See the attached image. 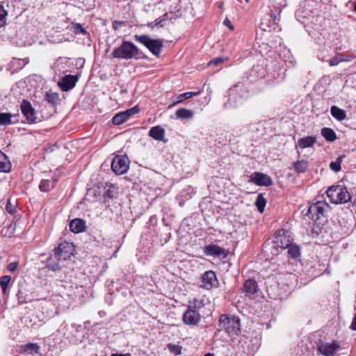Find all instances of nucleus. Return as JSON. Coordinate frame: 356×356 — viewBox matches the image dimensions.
I'll use <instances>...</instances> for the list:
<instances>
[{
	"mask_svg": "<svg viewBox=\"0 0 356 356\" xmlns=\"http://www.w3.org/2000/svg\"><path fill=\"white\" fill-rule=\"evenodd\" d=\"M321 135L324 138L330 142H333L337 138L334 131L331 128L325 127L321 129Z\"/></svg>",
	"mask_w": 356,
	"mask_h": 356,
	"instance_id": "28",
	"label": "nucleus"
},
{
	"mask_svg": "<svg viewBox=\"0 0 356 356\" xmlns=\"http://www.w3.org/2000/svg\"><path fill=\"white\" fill-rule=\"evenodd\" d=\"M139 49L131 42L124 40L121 45L112 52L113 58L129 60L137 56H140Z\"/></svg>",
	"mask_w": 356,
	"mask_h": 356,
	"instance_id": "1",
	"label": "nucleus"
},
{
	"mask_svg": "<svg viewBox=\"0 0 356 356\" xmlns=\"http://www.w3.org/2000/svg\"><path fill=\"white\" fill-rule=\"evenodd\" d=\"M65 260L61 259L58 253L54 252L51 254L47 261V266L49 269L56 271L60 270L64 266Z\"/></svg>",
	"mask_w": 356,
	"mask_h": 356,
	"instance_id": "12",
	"label": "nucleus"
},
{
	"mask_svg": "<svg viewBox=\"0 0 356 356\" xmlns=\"http://www.w3.org/2000/svg\"><path fill=\"white\" fill-rule=\"evenodd\" d=\"M203 286L209 289L218 284V280L215 273L212 270L205 272L202 275Z\"/></svg>",
	"mask_w": 356,
	"mask_h": 356,
	"instance_id": "17",
	"label": "nucleus"
},
{
	"mask_svg": "<svg viewBox=\"0 0 356 356\" xmlns=\"http://www.w3.org/2000/svg\"><path fill=\"white\" fill-rule=\"evenodd\" d=\"M70 229L74 233H80L85 230L86 222L80 218H75L70 223Z\"/></svg>",
	"mask_w": 356,
	"mask_h": 356,
	"instance_id": "22",
	"label": "nucleus"
},
{
	"mask_svg": "<svg viewBox=\"0 0 356 356\" xmlns=\"http://www.w3.org/2000/svg\"><path fill=\"white\" fill-rule=\"evenodd\" d=\"M266 204V200L264 198L263 194H259L256 199L255 205L260 213L264 212Z\"/></svg>",
	"mask_w": 356,
	"mask_h": 356,
	"instance_id": "33",
	"label": "nucleus"
},
{
	"mask_svg": "<svg viewBox=\"0 0 356 356\" xmlns=\"http://www.w3.org/2000/svg\"><path fill=\"white\" fill-rule=\"evenodd\" d=\"M200 93V92H185V93H183V94H181L179 95L178 97H177V102H175L174 104H176L177 103H180V102H182L183 101H184L185 99H189V98H191L193 96H195L197 95H198Z\"/></svg>",
	"mask_w": 356,
	"mask_h": 356,
	"instance_id": "39",
	"label": "nucleus"
},
{
	"mask_svg": "<svg viewBox=\"0 0 356 356\" xmlns=\"http://www.w3.org/2000/svg\"><path fill=\"white\" fill-rule=\"evenodd\" d=\"M104 196L108 198H113L114 197V192L111 187L106 191Z\"/></svg>",
	"mask_w": 356,
	"mask_h": 356,
	"instance_id": "49",
	"label": "nucleus"
},
{
	"mask_svg": "<svg viewBox=\"0 0 356 356\" xmlns=\"http://www.w3.org/2000/svg\"><path fill=\"white\" fill-rule=\"evenodd\" d=\"M353 58L354 56H353L337 53L333 58L328 60V62L330 66H337L341 62H350Z\"/></svg>",
	"mask_w": 356,
	"mask_h": 356,
	"instance_id": "21",
	"label": "nucleus"
},
{
	"mask_svg": "<svg viewBox=\"0 0 356 356\" xmlns=\"http://www.w3.org/2000/svg\"><path fill=\"white\" fill-rule=\"evenodd\" d=\"M15 117V115H11L9 113H0V125H8L15 123L12 120V118Z\"/></svg>",
	"mask_w": 356,
	"mask_h": 356,
	"instance_id": "32",
	"label": "nucleus"
},
{
	"mask_svg": "<svg viewBox=\"0 0 356 356\" xmlns=\"http://www.w3.org/2000/svg\"><path fill=\"white\" fill-rule=\"evenodd\" d=\"M328 204L325 202H317L309 207L307 216L309 219L316 221L324 216Z\"/></svg>",
	"mask_w": 356,
	"mask_h": 356,
	"instance_id": "7",
	"label": "nucleus"
},
{
	"mask_svg": "<svg viewBox=\"0 0 356 356\" xmlns=\"http://www.w3.org/2000/svg\"><path fill=\"white\" fill-rule=\"evenodd\" d=\"M148 26H150V27H152V28H153L154 26H156V25H155V22H154L149 23V24H148Z\"/></svg>",
	"mask_w": 356,
	"mask_h": 356,
	"instance_id": "54",
	"label": "nucleus"
},
{
	"mask_svg": "<svg viewBox=\"0 0 356 356\" xmlns=\"http://www.w3.org/2000/svg\"><path fill=\"white\" fill-rule=\"evenodd\" d=\"M26 350H30V351H33L35 352V353H38L39 352V350H40V347L38 344L36 343H27L26 344Z\"/></svg>",
	"mask_w": 356,
	"mask_h": 356,
	"instance_id": "43",
	"label": "nucleus"
},
{
	"mask_svg": "<svg viewBox=\"0 0 356 356\" xmlns=\"http://www.w3.org/2000/svg\"><path fill=\"white\" fill-rule=\"evenodd\" d=\"M17 296L19 304H24L27 302L26 299L23 296L21 291H18Z\"/></svg>",
	"mask_w": 356,
	"mask_h": 356,
	"instance_id": "48",
	"label": "nucleus"
},
{
	"mask_svg": "<svg viewBox=\"0 0 356 356\" xmlns=\"http://www.w3.org/2000/svg\"><path fill=\"white\" fill-rule=\"evenodd\" d=\"M330 113L338 121H342L346 118V111L337 106H331Z\"/></svg>",
	"mask_w": 356,
	"mask_h": 356,
	"instance_id": "24",
	"label": "nucleus"
},
{
	"mask_svg": "<svg viewBox=\"0 0 356 356\" xmlns=\"http://www.w3.org/2000/svg\"><path fill=\"white\" fill-rule=\"evenodd\" d=\"M327 195L334 204H344L351 200V196L346 188L340 186H332L327 191Z\"/></svg>",
	"mask_w": 356,
	"mask_h": 356,
	"instance_id": "3",
	"label": "nucleus"
},
{
	"mask_svg": "<svg viewBox=\"0 0 356 356\" xmlns=\"http://www.w3.org/2000/svg\"><path fill=\"white\" fill-rule=\"evenodd\" d=\"M344 158V156H339L335 161H332L330 164V168L331 170H332L334 172H337L340 171L341 170V164L342 163V161Z\"/></svg>",
	"mask_w": 356,
	"mask_h": 356,
	"instance_id": "37",
	"label": "nucleus"
},
{
	"mask_svg": "<svg viewBox=\"0 0 356 356\" xmlns=\"http://www.w3.org/2000/svg\"><path fill=\"white\" fill-rule=\"evenodd\" d=\"M219 327L220 330H225L229 335L236 334L240 329L239 319L223 314L220 318Z\"/></svg>",
	"mask_w": 356,
	"mask_h": 356,
	"instance_id": "4",
	"label": "nucleus"
},
{
	"mask_svg": "<svg viewBox=\"0 0 356 356\" xmlns=\"http://www.w3.org/2000/svg\"><path fill=\"white\" fill-rule=\"evenodd\" d=\"M296 15H297L298 16H300V11H298V12L296 13Z\"/></svg>",
	"mask_w": 356,
	"mask_h": 356,
	"instance_id": "57",
	"label": "nucleus"
},
{
	"mask_svg": "<svg viewBox=\"0 0 356 356\" xmlns=\"http://www.w3.org/2000/svg\"><path fill=\"white\" fill-rule=\"evenodd\" d=\"M139 111H140V108H139V107L138 106H135L133 108L127 110L128 113H129V115L130 116H131L132 115L138 113L139 112Z\"/></svg>",
	"mask_w": 356,
	"mask_h": 356,
	"instance_id": "47",
	"label": "nucleus"
},
{
	"mask_svg": "<svg viewBox=\"0 0 356 356\" xmlns=\"http://www.w3.org/2000/svg\"><path fill=\"white\" fill-rule=\"evenodd\" d=\"M45 99L49 104H52L53 106H55L59 99V97L57 93L47 92Z\"/></svg>",
	"mask_w": 356,
	"mask_h": 356,
	"instance_id": "38",
	"label": "nucleus"
},
{
	"mask_svg": "<svg viewBox=\"0 0 356 356\" xmlns=\"http://www.w3.org/2000/svg\"><path fill=\"white\" fill-rule=\"evenodd\" d=\"M316 141V138L314 136L301 138L298 140V143L296 144V147H299L301 149L311 147L314 145Z\"/></svg>",
	"mask_w": 356,
	"mask_h": 356,
	"instance_id": "23",
	"label": "nucleus"
},
{
	"mask_svg": "<svg viewBox=\"0 0 356 356\" xmlns=\"http://www.w3.org/2000/svg\"><path fill=\"white\" fill-rule=\"evenodd\" d=\"M6 211H7L8 213H12L13 212V210L11 209V207H10V203H8V204H6Z\"/></svg>",
	"mask_w": 356,
	"mask_h": 356,
	"instance_id": "53",
	"label": "nucleus"
},
{
	"mask_svg": "<svg viewBox=\"0 0 356 356\" xmlns=\"http://www.w3.org/2000/svg\"><path fill=\"white\" fill-rule=\"evenodd\" d=\"M193 115V111L187 108H179L175 113L176 117L179 119H190Z\"/></svg>",
	"mask_w": 356,
	"mask_h": 356,
	"instance_id": "30",
	"label": "nucleus"
},
{
	"mask_svg": "<svg viewBox=\"0 0 356 356\" xmlns=\"http://www.w3.org/2000/svg\"><path fill=\"white\" fill-rule=\"evenodd\" d=\"M224 61V59L221 57H217L211 60L209 63V65H218Z\"/></svg>",
	"mask_w": 356,
	"mask_h": 356,
	"instance_id": "44",
	"label": "nucleus"
},
{
	"mask_svg": "<svg viewBox=\"0 0 356 356\" xmlns=\"http://www.w3.org/2000/svg\"><path fill=\"white\" fill-rule=\"evenodd\" d=\"M139 111H140V108H139V107L138 106H135L133 108L127 110L128 113H129V115L130 116H131L132 115L138 113L139 112Z\"/></svg>",
	"mask_w": 356,
	"mask_h": 356,
	"instance_id": "46",
	"label": "nucleus"
},
{
	"mask_svg": "<svg viewBox=\"0 0 356 356\" xmlns=\"http://www.w3.org/2000/svg\"><path fill=\"white\" fill-rule=\"evenodd\" d=\"M294 170L298 173H303L307 171L308 162L305 160L297 161L293 164Z\"/></svg>",
	"mask_w": 356,
	"mask_h": 356,
	"instance_id": "31",
	"label": "nucleus"
},
{
	"mask_svg": "<svg viewBox=\"0 0 356 356\" xmlns=\"http://www.w3.org/2000/svg\"><path fill=\"white\" fill-rule=\"evenodd\" d=\"M354 10L356 12V2H355V6H354Z\"/></svg>",
	"mask_w": 356,
	"mask_h": 356,
	"instance_id": "56",
	"label": "nucleus"
},
{
	"mask_svg": "<svg viewBox=\"0 0 356 356\" xmlns=\"http://www.w3.org/2000/svg\"><path fill=\"white\" fill-rule=\"evenodd\" d=\"M350 328L353 330H356V314H355L352 323L350 325Z\"/></svg>",
	"mask_w": 356,
	"mask_h": 356,
	"instance_id": "51",
	"label": "nucleus"
},
{
	"mask_svg": "<svg viewBox=\"0 0 356 356\" xmlns=\"http://www.w3.org/2000/svg\"><path fill=\"white\" fill-rule=\"evenodd\" d=\"M168 348L169 350L175 355H180L181 353V347L179 345L169 343Z\"/></svg>",
	"mask_w": 356,
	"mask_h": 356,
	"instance_id": "41",
	"label": "nucleus"
},
{
	"mask_svg": "<svg viewBox=\"0 0 356 356\" xmlns=\"http://www.w3.org/2000/svg\"><path fill=\"white\" fill-rule=\"evenodd\" d=\"M198 301L195 300L193 305L188 307L187 310L184 313L182 320L184 323L189 325H197L201 319V316L197 310V303Z\"/></svg>",
	"mask_w": 356,
	"mask_h": 356,
	"instance_id": "5",
	"label": "nucleus"
},
{
	"mask_svg": "<svg viewBox=\"0 0 356 356\" xmlns=\"http://www.w3.org/2000/svg\"><path fill=\"white\" fill-rule=\"evenodd\" d=\"M165 129L158 125L150 129L149 136L154 140L166 142V140H165Z\"/></svg>",
	"mask_w": 356,
	"mask_h": 356,
	"instance_id": "20",
	"label": "nucleus"
},
{
	"mask_svg": "<svg viewBox=\"0 0 356 356\" xmlns=\"http://www.w3.org/2000/svg\"><path fill=\"white\" fill-rule=\"evenodd\" d=\"M241 98V97L238 94V87L235 86L231 88L228 91V101L225 103V107L229 108L235 106Z\"/></svg>",
	"mask_w": 356,
	"mask_h": 356,
	"instance_id": "16",
	"label": "nucleus"
},
{
	"mask_svg": "<svg viewBox=\"0 0 356 356\" xmlns=\"http://www.w3.org/2000/svg\"><path fill=\"white\" fill-rule=\"evenodd\" d=\"M18 267V263L16 261L10 263L8 266L7 269L11 273H14Z\"/></svg>",
	"mask_w": 356,
	"mask_h": 356,
	"instance_id": "45",
	"label": "nucleus"
},
{
	"mask_svg": "<svg viewBox=\"0 0 356 356\" xmlns=\"http://www.w3.org/2000/svg\"><path fill=\"white\" fill-rule=\"evenodd\" d=\"M204 356H213V355L211 353H207Z\"/></svg>",
	"mask_w": 356,
	"mask_h": 356,
	"instance_id": "55",
	"label": "nucleus"
},
{
	"mask_svg": "<svg viewBox=\"0 0 356 356\" xmlns=\"http://www.w3.org/2000/svg\"><path fill=\"white\" fill-rule=\"evenodd\" d=\"M340 348V344L336 341L329 343L320 340L317 343L318 351L325 356H334Z\"/></svg>",
	"mask_w": 356,
	"mask_h": 356,
	"instance_id": "8",
	"label": "nucleus"
},
{
	"mask_svg": "<svg viewBox=\"0 0 356 356\" xmlns=\"http://www.w3.org/2000/svg\"><path fill=\"white\" fill-rule=\"evenodd\" d=\"M287 250H288V251H287L288 254L293 259L297 258L300 254V248L295 244L292 243L291 245H289V247L287 248Z\"/></svg>",
	"mask_w": 356,
	"mask_h": 356,
	"instance_id": "34",
	"label": "nucleus"
},
{
	"mask_svg": "<svg viewBox=\"0 0 356 356\" xmlns=\"http://www.w3.org/2000/svg\"><path fill=\"white\" fill-rule=\"evenodd\" d=\"M245 1L246 2H248V1H249V0H245Z\"/></svg>",
	"mask_w": 356,
	"mask_h": 356,
	"instance_id": "58",
	"label": "nucleus"
},
{
	"mask_svg": "<svg viewBox=\"0 0 356 356\" xmlns=\"http://www.w3.org/2000/svg\"><path fill=\"white\" fill-rule=\"evenodd\" d=\"M20 108L23 115L29 123L32 124L37 122V113L29 102L24 99L21 103Z\"/></svg>",
	"mask_w": 356,
	"mask_h": 356,
	"instance_id": "10",
	"label": "nucleus"
},
{
	"mask_svg": "<svg viewBox=\"0 0 356 356\" xmlns=\"http://www.w3.org/2000/svg\"><path fill=\"white\" fill-rule=\"evenodd\" d=\"M250 181L258 186H269L273 184L272 179L261 172H254L250 176Z\"/></svg>",
	"mask_w": 356,
	"mask_h": 356,
	"instance_id": "13",
	"label": "nucleus"
},
{
	"mask_svg": "<svg viewBox=\"0 0 356 356\" xmlns=\"http://www.w3.org/2000/svg\"><path fill=\"white\" fill-rule=\"evenodd\" d=\"M71 30L76 35L82 34L86 35L88 34L87 31L79 23H72Z\"/></svg>",
	"mask_w": 356,
	"mask_h": 356,
	"instance_id": "35",
	"label": "nucleus"
},
{
	"mask_svg": "<svg viewBox=\"0 0 356 356\" xmlns=\"http://www.w3.org/2000/svg\"><path fill=\"white\" fill-rule=\"evenodd\" d=\"M10 280L11 277L10 275H4L0 277V286L2 289L3 294L6 293V290Z\"/></svg>",
	"mask_w": 356,
	"mask_h": 356,
	"instance_id": "36",
	"label": "nucleus"
},
{
	"mask_svg": "<svg viewBox=\"0 0 356 356\" xmlns=\"http://www.w3.org/2000/svg\"><path fill=\"white\" fill-rule=\"evenodd\" d=\"M111 356H131V355L130 353H126V354L113 353V354L111 355Z\"/></svg>",
	"mask_w": 356,
	"mask_h": 356,
	"instance_id": "52",
	"label": "nucleus"
},
{
	"mask_svg": "<svg viewBox=\"0 0 356 356\" xmlns=\"http://www.w3.org/2000/svg\"><path fill=\"white\" fill-rule=\"evenodd\" d=\"M77 80L76 76L71 74L66 75L58 82V86L63 91H68L75 86Z\"/></svg>",
	"mask_w": 356,
	"mask_h": 356,
	"instance_id": "15",
	"label": "nucleus"
},
{
	"mask_svg": "<svg viewBox=\"0 0 356 356\" xmlns=\"http://www.w3.org/2000/svg\"><path fill=\"white\" fill-rule=\"evenodd\" d=\"M169 19H171L170 15L168 13H165L164 15L155 20V25H159L161 27H162L164 25V22Z\"/></svg>",
	"mask_w": 356,
	"mask_h": 356,
	"instance_id": "40",
	"label": "nucleus"
},
{
	"mask_svg": "<svg viewBox=\"0 0 356 356\" xmlns=\"http://www.w3.org/2000/svg\"><path fill=\"white\" fill-rule=\"evenodd\" d=\"M275 243L277 246L282 249H287L292 244L289 238L286 235L277 237Z\"/></svg>",
	"mask_w": 356,
	"mask_h": 356,
	"instance_id": "26",
	"label": "nucleus"
},
{
	"mask_svg": "<svg viewBox=\"0 0 356 356\" xmlns=\"http://www.w3.org/2000/svg\"><path fill=\"white\" fill-rule=\"evenodd\" d=\"M7 15V11L4 8L0 5V27H2L6 24V16Z\"/></svg>",
	"mask_w": 356,
	"mask_h": 356,
	"instance_id": "42",
	"label": "nucleus"
},
{
	"mask_svg": "<svg viewBox=\"0 0 356 356\" xmlns=\"http://www.w3.org/2000/svg\"><path fill=\"white\" fill-rule=\"evenodd\" d=\"M279 21V15L269 12V13L261 19L260 28L264 31L270 32L274 31L277 27Z\"/></svg>",
	"mask_w": 356,
	"mask_h": 356,
	"instance_id": "9",
	"label": "nucleus"
},
{
	"mask_svg": "<svg viewBox=\"0 0 356 356\" xmlns=\"http://www.w3.org/2000/svg\"><path fill=\"white\" fill-rule=\"evenodd\" d=\"M10 168V163L7 156L0 151V172H8Z\"/></svg>",
	"mask_w": 356,
	"mask_h": 356,
	"instance_id": "27",
	"label": "nucleus"
},
{
	"mask_svg": "<svg viewBox=\"0 0 356 356\" xmlns=\"http://www.w3.org/2000/svg\"><path fill=\"white\" fill-rule=\"evenodd\" d=\"M258 291L257 282L252 279L247 280L243 284V291L245 293L246 296L251 297L254 295Z\"/></svg>",
	"mask_w": 356,
	"mask_h": 356,
	"instance_id": "19",
	"label": "nucleus"
},
{
	"mask_svg": "<svg viewBox=\"0 0 356 356\" xmlns=\"http://www.w3.org/2000/svg\"><path fill=\"white\" fill-rule=\"evenodd\" d=\"M56 182V179H54L53 181L43 179L40 184L39 188L42 192H48L54 187Z\"/></svg>",
	"mask_w": 356,
	"mask_h": 356,
	"instance_id": "29",
	"label": "nucleus"
},
{
	"mask_svg": "<svg viewBox=\"0 0 356 356\" xmlns=\"http://www.w3.org/2000/svg\"><path fill=\"white\" fill-rule=\"evenodd\" d=\"M127 111L120 112L115 115L112 119V122L115 125H120L126 122L130 117Z\"/></svg>",
	"mask_w": 356,
	"mask_h": 356,
	"instance_id": "25",
	"label": "nucleus"
},
{
	"mask_svg": "<svg viewBox=\"0 0 356 356\" xmlns=\"http://www.w3.org/2000/svg\"><path fill=\"white\" fill-rule=\"evenodd\" d=\"M286 6V0H270V13L280 15L282 10Z\"/></svg>",
	"mask_w": 356,
	"mask_h": 356,
	"instance_id": "18",
	"label": "nucleus"
},
{
	"mask_svg": "<svg viewBox=\"0 0 356 356\" xmlns=\"http://www.w3.org/2000/svg\"><path fill=\"white\" fill-rule=\"evenodd\" d=\"M223 24L228 27L231 31H233L234 29V26H233L231 21L228 18H226L224 20Z\"/></svg>",
	"mask_w": 356,
	"mask_h": 356,
	"instance_id": "50",
	"label": "nucleus"
},
{
	"mask_svg": "<svg viewBox=\"0 0 356 356\" xmlns=\"http://www.w3.org/2000/svg\"><path fill=\"white\" fill-rule=\"evenodd\" d=\"M129 163L128 157L117 155L113 159L111 169L116 175H123L127 172Z\"/></svg>",
	"mask_w": 356,
	"mask_h": 356,
	"instance_id": "6",
	"label": "nucleus"
},
{
	"mask_svg": "<svg viewBox=\"0 0 356 356\" xmlns=\"http://www.w3.org/2000/svg\"><path fill=\"white\" fill-rule=\"evenodd\" d=\"M204 252L208 256H213L220 259H225L228 252L217 245H208L204 247Z\"/></svg>",
	"mask_w": 356,
	"mask_h": 356,
	"instance_id": "11",
	"label": "nucleus"
},
{
	"mask_svg": "<svg viewBox=\"0 0 356 356\" xmlns=\"http://www.w3.org/2000/svg\"><path fill=\"white\" fill-rule=\"evenodd\" d=\"M73 246L71 243L63 242L55 248L54 252L58 253L61 259L67 260L72 255Z\"/></svg>",
	"mask_w": 356,
	"mask_h": 356,
	"instance_id": "14",
	"label": "nucleus"
},
{
	"mask_svg": "<svg viewBox=\"0 0 356 356\" xmlns=\"http://www.w3.org/2000/svg\"><path fill=\"white\" fill-rule=\"evenodd\" d=\"M134 40L143 44L155 56H159L163 47V40L152 39L148 35H135Z\"/></svg>",
	"mask_w": 356,
	"mask_h": 356,
	"instance_id": "2",
	"label": "nucleus"
}]
</instances>
